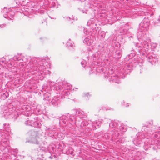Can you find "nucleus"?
Returning a JSON list of instances; mask_svg holds the SVG:
<instances>
[{"instance_id":"2","label":"nucleus","mask_w":160,"mask_h":160,"mask_svg":"<svg viewBox=\"0 0 160 160\" xmlns=\"http://www.w3.org/2000/svg\"><path fill=\"white\" fill-rule=\"evenodd\" d=\"M149 25V20L147 18H145L139 24V25L141 29L142 28L146 29L148 28Z\"/></svg>"},{"instance_id":"1","label":"nucleus","mask_w":160,"mask_h":160,"mask_svg":"<svg viewBox=\"0 0 160 160\" xmlns=\"http://www.w3.org/2000/svg\"><path fill=\"white\" fill-rule=\"evenodd\" d=\"M2 12L3 13H6L3 15L4 17L5 18H7L8 20H12L13 18V16L14 14V12L12 11L10 12V10L8 9V10L6 7H4Z\"/></svg>"},{"instance_id":"5","label":"nucleus","mask_w":160,"mask_h":160,"mask_svg":"<svg viewBox=\"0 0 160 160\" xmlns=\"http://www.w3.org/2000/svg\"><path fill=\"white\" fill-rule=\"evenodd\" d=\"M127 26V27H128V28H127V29H128V30H129V29H132V28H131V27H130V26Z\"/></svg>"},{"instance_id":"6","label":"nucleus","mask_w":160,"mask_h":160,"mask_svg":"<svg viewBox=\"0 0 160 160\" xmlns=\"http://www.w3.org/2000/svg\"><path fill=\"white\" fill-rule=\"evenodd\" d=\"M6 26L5 24H3L0 26L1 27H5Z\"/></svg>"},{"instance_id":"4","label":"nucleus","mask_w":160,"mask_h":160,"mask_svg":"<svg viewBox=\"0 0 160 160\" xmlns=\"http://www.w3.org/2000/svg\"><path fill=\"white\" fill-rule=\"evenodd\" d=\"M15 1L16 3L18 5L21 3L20 2V0H15Z\"/></svg>"},{"instance_id":"3","label":"nucleus","mask_w":160,"mask_h":160,"mask_svg":"<svg viewBox=\"0 0 160 160\" xmlns=\"http://www.w3.org/2000/svg\"><path fill=\"white\" fill-rule=\"evenodd\" d=\"M155 25L156 26H160V18H158L157 21L155 22Z\"/></svg>"}]
</instances>
